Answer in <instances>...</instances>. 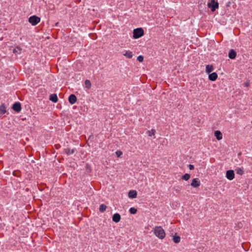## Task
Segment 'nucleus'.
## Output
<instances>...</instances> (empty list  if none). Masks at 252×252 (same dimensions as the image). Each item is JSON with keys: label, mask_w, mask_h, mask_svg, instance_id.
<instances>
[{"label": "nucleus", "mask_w": 252, "mask_h": 252, "mask_svg": "<svg viewBox=\"0 0 252 252\" xmlns=\"http://www.w3.org/2000/svg\"><path fill=\"white\" fill-rule=\"evenodd\" d=\"M153 231L154 234L160 239H163L165 236V232L160 226H156Z\"/></svg>", "instance_id": "1"}, {"label": "nucleus", "mask_w": 252, "mask_h": 252, "mask_svg": "<svg viewBox=\"0 0 252 252\" xmlns=\"http://www.w3.org/2000/svg\"><path fill=\"white\" fill-rule=\"evenodd\" d=\"M144 34V30L141 28L135 29L133 32V37L134 39H138L142 37Z\"/></svg>", "instance_id": "2"}, {"label": "nucleus", "mask_w": 252, "mask_h": 252, "mask_svg": "<svg viewBox=\"0 0 252 252\" xmlns=\"http://www.w3.org/2000/svg\"><path fill=\"white\" fill-rule=\"evenodd\" d=\"M207 6L211 8V11L214 12L219 8V3L215 0H209Z\"/></svg>", "instance_id": "3"}, {"label": "nucleus", "mask_w": 252, "mask_h": 252, "mask_svg": "<svg viewBox=\"0 0 252 252\" xmlns=\"http://www.w3.org/2000/svg\"><path fill=\"white\" fill-rule=\"evenodd\" d=\"M40 21V18L35 15L31 16L29 19V22L33 26L37 25Z\"/></svg>", "instance_id": "4"}, {"label": "nucleus", "mask_w": 252, "mask_h": 252, "mask_svg": "<svg viewBox=\"0 0 252 252\" xmlns=\"http://www.w3.org/2000/svg\"><path fill=\"white\" fill-rule=\"evenodd\" d=\"M13 110L16 113H19L21 110V105L19 102H15L12 107Z\"/></svg>", "instance_id": "5"}, {"label": "nucleus", "mask_w": 252, "mask_h": 252, "mask_svg": "<svg viewBox=\"0 0 252 252\" xmlns=\"http://www.w3.org/2000/svg\"><path fill=\"white\" fill-rule=\"evenodd\" d=\"M226 177L229 180H232L234 178V173L232 170H229L226 171Z\"/></svg>", "instance_id": "6"}, {"label": "nucleus", "mask_w": 252, "mask_h": 252, "mask_svg": "<svg viewBox=\"0 0 252 252\" xmlns=\"http://www.w3.org/2000/svg\"><path fill=\"white\" fill-rule=\"evenodd\" d=\"M190 185L194 188H197L200 186V182L198 178H194L192 180Z\"/></svg>", "instance_id": "7"}, {"label": "nucleus", "mask_w": 252, "mask_h": 252, "mask_svg": "<svg viewBox=\"0 0 252 252\" xmlns=\"http://www.w3.org/2000/svg\"><path fill=\"white\" fill-rule=\"evenodd\" d=\"M76 151V149H70L69 148L64 149V152L68 156L73 154Z\"/></svg>", "instance_id": "8"}, {"label": "nucleus", "mask_w": 252, "mask_h": 252, "mask_svg": "<svg viewBox=\"0 0 252 252\" xmlns=\"http://www.w3.org/2000/svg\"><path fill=\"white\" fill-rule=\"evenodd\" d=\"M68 101L71 104H73L76 102L77 97L74 94H71L68 97Z\"/></svg>", "instance_id": "9"}, {"label": "nucleus", "mask_w": 252, "mask_h": 252, "mask_svg": "<svg viewBox=\"0 0 252 252\" xmlns=\"http://www.w3.org/2000/svg\"><path fill=\"white\" fill-rule=\"evenodd\" d=\"M121 220V216L118 213H115L112 217V220L115 222H118Z\"/></svg>", "instance_id": "10"}, {"label": "nucleus", "mask_w": 252, "mask_h": 252, "mask_svg": "<svg viewBox=\"0 0 252 252\" xmlns=\"http://www.w3.org/2000/svg\"><path fill=\"white\" fill-rule=\"evenodd\" d=\"M218 74L216 72H213L209 75V79L211 81H214L217 80Z\"/></svg>", "instance_id": "11"}, {"label": "nucleus", "mask_w": 252, "mask_h": 252, "mask_svg": "<svg viewBox=\"0 0 252 252\" xmlns=\"http://www.w3.org/2000/svg\"><path fill=\"white\" fill-rule=\"evenodd\" d=\"M128 197L130 198H135L137 197V192L134 190H130L128 192Z\"/></svg>", "instance_id": "12"}, {"label": "nucleus", "mask_w": 252, "mask_h": 252, "mask_svg": "<svg viewBox=\"0 0 252 252\" xmlns=\"http://www.w3.org/2000/svg\"><path fill=\"white\" fill-rule=\"evenodd\" d=\"M49 100L54 103H56L58 100V96L56 94H51L49 96Z\"/></svg>", "instance_id": "13"}, {"label": "nucleus", "mask_w": 252, "mask_h": 252, "mask_svg": "<svg viewBox=\"0 0 252 252\" xmlns=\"http://www.w3.org/2000/svg\"><path fill=\"white\" fill-rule=\"evenodd\" d=\"M236 56V52L233 50L231 49L228 53V57L231 59H234Z\"/></svg>", "instance_id": "14"}, {"label": "nucleus", "mask_w": 252, "mask_h": 252, "mask_svg": "<svg viewBox=\"0 0 252 252\" xmlns=\"http://www.w3.org/2000/svg\"><path fill=\"white\" fill-rule=\"evenodd\" d=\"M123 55L126 56L128 59H131L133 57L132 52L130 51H125Z\"/></svg>", "instance_id": "15"}, {"label": "nucleus", "mask_w": 252, "mask_h": 252, "mask_svg": "<svg viewBox=\"0 0 252 252\" xmlns=\"http://www.w3.org/2000/svg\"><path fill=\"white\" fill-rule=\"evenodd\" d=\"M6 112V107L4 104H2L0 106V115H2Z\"/></svg>", "instance_id": "16"}, {"label": "nucleus", "mask_w": 252, "mask_h": 252, "mask_svg": "<svg viewBox=\"0 0 252 252\" xmlns=\"http://www.w3.org/2000/svg\"><path fill=\"white\" fill-rule=\"evenodd\" d=\"M215 136L218 140H220L222 138V136L221 132L219 130H217L215 132Z\"/></svg>", "instance_id": "17"}, {"label": "nucleus", "mask_w": 252, "mask_h": 252, "mask_svg": "<svg viewBox=\"0 0 252 252\" xmlns=\"http://www.w3.org/2000/svg\"><path fill=\"white\" fill-rule=\"evenodd\" d=\"M22 48L19 46H16L13 50V52L16 54H20L21 53Z\"/></svg>", "instance_id": "18"}, {"label": "nucleus", "mask_w": 252, "mask_h": 252, "mask_svg": "<svg viewBox=\"0 0 252 252\" xmlns=\"http://www.w3.org/2000/svg\"><path fill=\"white\" fill-rule=\"evenodd\" d=\"M214 69L213 66L212 65L208 64L206 66V72L209 73L212 72Z\"/></svg>", "instance_id": "19"}, {"label": "nucleus", "mask_w": 252, "mask_h": 252, "mask_svg": "<svg viewBox=\"0 0 252 252\" xmlns=\"http://www.w3.org/2000/svg\"><path fill=\"white\" fill-rule=\"evenodd\" d=\"M155 133H156V130L154 129H152L148 130L147 131V133L148 135L150 137L155 135Z\"/></svg>", "instance_id": "20"}, {"label": "nucleus", "mask_w": 252, "mask_h": 252, "mask_svg": "<svg viewBox=\"0 0 252 252\" xmlns=\"http://www.w3.org/2000/svg\"><path fill=\"white\" fill-rule=\"evenodd\" d=\"M106 208L107 206L105 204H102L99 206V211L101 213L104 212L106 210Z\"/></svg>", "instance_id": "21"}, {"label": "nucleus", "mask_w": 252, "mask_h": 252, "mask_svg": "<svg viewBox=\"0 0 252 252\" xmlns=\"http://www.w3.org/2000/svg\"><path fill=\"white\" fill-rule=\"evenodd\" d=\"M235 171H236V172L237 174L240 175H243L244 172L243 169L241 168H236Z\"/></svg>", "instance_id": "22"}, {"label": "nucleus", "mask_w": 252, "mask_h": 252, "mask_svg": "<svg viewBox=\"0 0 252 252\" xmlns=\"http://www.w3.org/2000/svg\"><path fill=\"white\" fill-rule=\"evenodd\" d=\"M181 240L180 237L179 236H174L173 238V240L174 243H178L180 242Z\"/></svg>", "instance_id": "23"}, {"label": "nucleus", "mask_w": 252, "mask_h": 252, "mask_svg": "<svg viewBox=\"0 0 252 252\" xmlns=\"http://www.w3.org/2000/svg\"><path fill=\"white\" fill-rule=\"evenodd\" d=\"M85 85L86 88L90 89L91 87V83L89 80H86L85 81Z\"/></svg>", "instance_id": "24"}, {"label": "nucleus", "mask_w": 252, "mask_h": 252, "mask_svg": "<svg viewBox=\"0 0 252 252\" xmlns=\"http://www.w3.org/2000/svg\"><path fill=\"white\" fill-rule=\"evenodd\" d=\"M190 175L188 173H186L182 177V179L185 181H188L190 178Z\"/></svg>", "instance_id": "25"}, {"label": "nucleus", "mask_w": 252, "mask_h": 252, "mask_svg": "<svg viewBox=\"0 0 252 252\" xmlns=\"http://www.w3.org/2000/svg\"><path fill=\"white\" fill-rule=\"evenodd\" d=\"M137 209L135 208L131 207L129 209V212L131 214H135L137 213Z\"/></svg>", "instance_id": "26"}, {"label": "nucleus", "mask_w": 252, "mask_h": 252, "mask_svg": "<svg viewBox=\"0 0 252 252\" xmlns=\"http://www.w3.org/2000/svg\"><path fill=\"white\" fill-rule=\"evenodd\" d=\"M137 60L140 62H142L143 61V60H144V58L141 55H140L138 57H137Z\"/></svg>", "instance_id": "27"}, {"label": "nucleus", "mask_w": 252, "mask_h": 252, "mask_svg": "<svg viewBox=\"0 0 252 252\" xmlns=\"http://www.w3.org/2000/svg\"><path fill=\"white\" fill-rule=\"evenodd\" d=\"M116 155L117 157H120L122 155V152L120 151H117L116 152Z\"/></svg>", "instance_id": "28"}, {"label": "nucleus", "mask_w": 252, "mask_h": 252, "mask_svg": "<svg viewBox=\"0 0 252 252\" xmlns=\"http://www.w3.org/2000/svg\"><path fill=\"white\" fill-rule=\"evenodd\" d=\"M188 166L190 170H193L194 168L193 165L192 164H189Z\"/></svg>", "instance_id": "29"}, {"label": "nucleus", "mask_w": 252, "mask_h": 252, "mask_svg": "<svg viewBox=\"0 0 252 252\" xmlns=\"http://www.w3.org/2000/svg\"><path fill=\"white\" fill-rule=\"evenodd\" d=\"M244 86L245 87H248L249 86V82H246L244 83Z\"/></svg>", "instance_id": "30"}]
</instances>
